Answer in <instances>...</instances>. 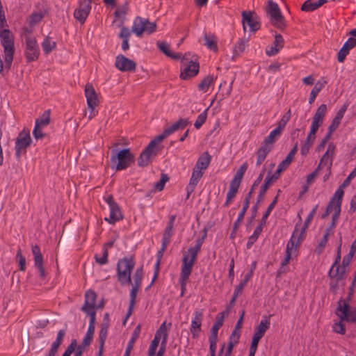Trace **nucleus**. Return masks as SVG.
I'll return each instance as SVG.
<instances>
[{
    "label": "nucleus",
    "instance_id": "13d9d810",
    "mask_svg": "<svg viewBox=\"0 0 356 356\" xmlns=\"http://www.w3.org/2000/svg\"><path fill=\"white\" fill-rule=\"evenodd\" d=\"M95 259L96 261L100 265H104L108 262V250L106 247H103L102 249V255L99 256L98 254H95Z\"/></svg>",
    "mask_w": 356,
    "mask_h": 356
},
{
    "label": "nucleus",
    "instance_id": "412c9836",
    "mask_svg": "<svg viewBox=\"0 0 356 356\" xmlns=\"http://www.w3.org/2000/svg\"><path fill=\"white\" fill-rule=\"evenodd\" d=\"M203 312L202 309H196L193 314L190 331L194 338L197 337L201 330Z\"/></svg>",
    "mask_w": 356,
    "mask_h": 356
},
{
    "label": "nucleus",
    "instance_id": "09e8293b",
    "mask_svg": "<svg viewBox=\"0 0 356 356\" xmlns=\"http://www.w3.org/2000/svg\"><path fill=\"white\" fill-rule=\"evenodd\" d=\"M291 117V111L290 109L282 117L281 120L277 123L276 129L282 132L287 122Z\"/></svg>",
    "mask_w": 356,
    "mask_h": 356
},
{
    "label": "nucleus",
    "instance_id": "f3484780",
    "mask_svg": "<svg viewBox=\"0 0 356 356\" xmlns=\"http://www.w3.org/2000/svg\"><path fill=\"white\" fill-rule=\"evenodd\" d=\"M239 338L240 331L234 330L229 338L228 344L227 346L225 343L222 344L218 356H231L234 346L238 343Z\"/></svg>",
    "mask_w": 356,
    "mask_h": 356
},
{
    "label": "nucleus",
    "instance_id": "603ef678",
    "mask_svg": "<svg viewBox=\"0 0 356 356\" xmlns=\"http://www.w3.org/2000/svg\"><path fill=\"white\" fill-rule=\"evenodd\" d=\"M32 254L33 255L34 264H39L43 261V257L40 252V248L38 245H35L31 247Z\"/></svg>",
    "mask_w": 356,
    "mask_h": 356
},
{
    "label": "nucleus",
    "instance_id": "f8f14e48",
    "mask_svg": "<svg viewBox=\"0 0 356 356\" xmlns=\"http://www.w3.org/2000/svg\"><path fill=\"white\" fill-rule=\"evenodd\" d=\"M204 238L196 241V244L193 247H190L183 254L181 264L193 267L196 261L197 256L201 249Z\"/></svg>",
    "mask_w": 356,
    "mask_h": 356
},
{
    "label": "nucleus",
    "instance_id": "37998d69",
    "mask_svg": "<svg viewBox=\"0 0 356 356\" xmlns=\"http://www.w3.org/2000/svg\"><path fill=\"white\" fill-rule=\"evenodd\" d=\"M330 235V229H327L325 232H324V234L322 237V238L320 240L318 245L316 246V249H315V252L317 254H321L327 243V241H328V236Z\"/></svg>",
    "mask_w": 356,
    "mask_h": 356
},
{
    "label": "nucleus",
    "instance_id": "a19ab883",
    "mask_svg": "<svg viewBox=\"0 0 356 356\" xmlns=\"http://www.w3.org/2000/svg\"><path fill=\"white\" fill-rule=\"evenodd\" d=\"M204 44L208 49L212 51H217V40L215 35L213 34H205L204 35Z\"/></svg>",
    "mask_w": 356,
    "mask_h": 356
},
{
    "label": "nucleus",
    "instance_id": "e2e57ef3",
    "mask_svg": "<svg viewBox=\"0 0 356 356\" xmlns=\"http://www.w3.org/2000/svg\"><path fill=\"white\" fill-rule=\"evenodd\" d=\"M318 127L311 124L309 132L308 133L305 142L313 144L316 139V134Z\"/></svg>",
    "mask_w": 356,
    "mask_h": 356
},
{
    "label": "nucleus",
    "instance_id": "2eb2a0df",
    "mask_svg": "<svg viewBox=\"0 0 356 356\" xmlns=\"http://www.w3.org/2000/svg\"><path fill=\"white\" fill-rule=\"evenodd\" d=\"M96 298L97 295L93 291L88 290L85 293V301L81 310L88 316H96Z\"/></svg>",
    "mask_w": 356,
    "mask_h": 356
},
{
    "label": "nucleus",
    "instance_id": "e433bc0d",
    "mask_svg": "<svg viewBox=\"0 0 356 356\" xmlns=\"http://www.w3.org/2000/svg\"><path fill=\"white\" fill-rule=\"evenodd\" d=\"M157 46L161 51H162L167 56L170 57L172 59L177 60L180 58L181 56L179 54H175L171 52L170 50L169 44L165 42H158Z\"/></svg>",
    "mask_w": 356,
    "mask_h": 356
},
{
    "label": "nucleus",
    "instance_id": "3c124183",
    "mask_svg": "<svg viewBox=\"0 0 356 356\" xmlns=\"http://www.w3.org/2000/svg\"><path fill=\"white\" fill-rule=\"evenodd\" d=\"M350 181L349 179L346 178L341 185L339 186V187L337 189L334 194L333 195V197H336L337 199L342 200L343 196L344 194L343 188L348 186L350 184Z\"/></svg>",
    "mask_w": 356,
    "mask_h": 356
},
{
    "label": "nucleus",
    "instance_id": "79ce46f5",
    "mask_svg": "<svg viewBox=\"0 0 356 356\" xmlns=\"http://www.w3.org/2000/svg\"><path fill=\"white\" fill-rule=\"evenodd\" d=\"M56 47L55 41L51 40L49 37H46L42 42V47L45 54H49Z\"/></svg>",
    "mask_w": 356,
    "mask_h": 356
},
{
    "label": "nucleus",
    "instance_id": "f03ea898",
    "mask_svg": "<svg viewBox=\"0 0 356 356\" xmlns=\"http://www.w3.org/2000/svg\"><path fill=\"white\" fill-rule=\"evenodd\" d=\"M134 162V155L129 149H123L118 152L112 151L111 158V168L116 170H123L129 168Z\"/></svg>",
    "mask_w": 356,
    "mask_h": 356
},
{
    "label": "nucleus",
    "instance_id": "bf43d9fd",
    "mask_svg": "<svg viewBox=\"0 0 356 356\" xmlns=\"http://www.w3.org/2000/svg\"><path fill=\"white\" fill-rule=\"evenodd\" d=\"M207 109H206L204 111L201 113L197 118L194 126L195 127L198 129H200L202 125L206 122L207 118Z\"/></svg>",
    "mask_w": 356,
    "mask_h": 356
},
{
    "label": "nucleus",
    "instance_id": "49530a36",
    "mask_svg": "<svg viewBox=\"0 0 356 356\" xmlns=\"http://www.w3.org/2000/svg\"><path fill=\"white\" fill-rule=\"evenodd\" d=\"M292 161L289 159L288 158H285L277 166V170L274 172V178H279L280 176V174L282 171L286 170L289 165L291 164Z\"/></svg>",
    "mask_w": 356,
    "mask_h": 356
},
{
    "label": "nucleus",
    "instance_id": "a878e982",
    "mask_svg": "<svg viewBox=\"0 0 356 356\" xmlns=\"http://www.w3.org/2000/svg\"><path fill=\"white\" fill-rule=\"evenodd\" d=\"M348 104H344L341 108L338 111L336 116L333 119L332 123L328 127V131L329 134H331L333 131H334L339 125L341 123V121L344 115V113H346L347 108H348Z\"/></svg>",
    "mask_w": 356,
    "mask_h": 356
},
{
    "label": "nucleus",
    "instance_id": "ea45409f",
    "mask_svg": "<svg viewBox=\"0 0 356 356\" xmlns=\"http://www.w3.org/2000/svg\"><path fill=\"white\" fill-rule=\"evenodd\" d=\"M278 178H274V174L272 175L270 174L267 175L264 181V184L260 188V191L258 195L259 199H261L264 197L270 184L275 181Z\"/></svg>",
    "mask_w": 356,
    "mask_h": 356
},
{
    "label": "nucleus",
    "instance_id": "9d476101",
    "mask_svg": "<svg viewBox=\"0 0 356 356\" xmlns=\"http://www.w3.org/2000/svg\"><path fill=\"white\" fill-rule=\"evenodd\" d=\"M25 44L24 55L27 62L36 60L40 54V48L35 38L31 35H26Z\"/></svg>",
    "mask_w": 356,
    "mask_h": 356
},
{
    "label": "nucleus",
    "instance_id": "7c9ffc66",
    "mask_svg": "<svg viewBox=\"0 0 356 356\" xmlns=\"http://www.w3.org/2000/svg\"><path fill=\"white\" fill-rule=\"evenodd\" d=\"M211 160V156L208 152H204L197 159L195 166V169L200 170L201 172H204L209 165Z\"/></svg>",
    "mask_w": 356,
    "mask_h": 356
},
{
    "label": "nucleus",
    "instance_id": "338daca9",
    "mask_svg": "<svg viewBox=\"0 0 356 356\" xmlns=\"http://www.w3.org/2000/svg\"><path fill=\"white\" fill-rule=\"evenodd\" d=\"M318 208V204H316L314 206V207L312 209V211L309 212V215L307 216L303 226L305 227H308L309 224L311 223L312 220H313L317 209Z\"/></svg>",
    "mask_w": 356,
    "mask_h": 356
},
{
    "label": "nucleus",
    "instance_id": "ddd939ff",
    "mask_svg": "<svg viewBox=\"0 0 356 356\" xmlns=\"http://www.w3.org/2000/svg\"><path fill=\"white\" fill-rule=\"evenodd\" d=\"M31 138L29 131L23 130L21 131L16 138L15 141V154L17 157H19L22 153H25L26 149L31 144Z\"/></svg>",
    "mask_w": 356,
    "mask_h": 356
},
{
    "label": "nucleus",
    "instance_id": "5fc2aeb1",
    "mask_svg": "<svg viewBox=\"0 0 356 356\" xmlns=\"http://www.w3.org/2000/svg\"><path fill=\"white\" fill-rule=\"evenodd\" d=\"M49 123V111H46L43 115L35 120V127L43 128Z\"/></svg>",
    "mask_w": 356,
    "mask_h": 356
},
{
    "label": "nucleus",
    "instance_id": "680f3d73",
    "mask_svg": "<svg viewBox=\"0 0 356 356\" xmlns=\"http://www.w3.org/2000/svg\"><path fill=\"white\" fill-rule=\"evenodd\" d=\"M343 321L339 319V322L334 323L332 325V330L336 333L344 334L346 333V328Z\"/></svg>",
    "mask_w": 356,
    "mask_h": 356
},
{
    "label": "nucleus",
    "instance_id": "0eeeda50",
    "mask_svg": "<svg viewBox=\"0 0 356 356\" xmlns=\"http://www.w3.org/2000/svg\"><path fill=\"white\" fill-rule=\"evenodd\" d=\"M266 11L270 16L271 23L275 27L282 29L286 26L284 17L282 15L277 3L274 2L273 0L268 1Z\"/></svg>",
    "mask_w": 356,
    "mask_h": 356
},
{
    "label": "nucleus",
    "instance_id": "c756f323",
    "mask_svg": "<svg viewBox=\"0 0 356 356\" xmlns=\"http://www.w3.org/2000/svg\"><path fill=\"white\" fill-rule=\"evenodd\" d=\"M270 325V316H264L259 324L255 327L254 334L256 337L262 338Z\"/></svg>",
    "mask_w": 356,
    "mask_h": 356
},
{
    "label": "nucleus",
    "instance_id": "473e14b6",
    "mask_svg": "<svg viewBox=\"0 0 356 356\" xmlns=\"http://www.w3.org/2000/svg\"><path fill=\"white\" fill-rule=\"evenodd\" d=\"M108 334V323H104L99 333V353L98 356H102L104 351V343L106 340Z\"/></svg>",
    "mask_w": 356,
    "mask_h": 356
},
{
    "label": "nucleus",
    "instance_id": "9b49d317",
    "mask_svg": "<svg viewBox=\"0 0 356 356\" xmlns=\"http://www.w3.org/2000/svg\"><path fill=\"white\" fill-rule=\"evenodd\" d=\"M105 202L108 204L110 214L108 218H105V220L110 224H115L117 221L122 219V214L118 204L114 201L112 195H109L104 197Z\"/></svg>",
    "mask_w": 356,
    "mask_h": 356
},
{
    "label": "nucleus",
    "instance_id": "bb28decb",
    "mask_svg": "<svg viewBox=\"0 0 356 356\" xmlns=\"http://www.w3.org/2000/svg\"><path fill=\"white\" fill-rule=\"evenodd\" d=\"M326 112L327 106L324 104L320 105L312 118V124L319 128L323 122Z\"/></svg>",
    "mask_w": 356,
    "mask_h": 356
},
{
    "label": "nucleus",
    "instance_id": "72a5a7b5",
    "mask_svg": "<svg viewBox=\"0 0 356 356\" xmlns=\"http://www.w3.org/2000/svg\"><path fill=\"white\" fill-rule=\"evenodd\" d=\"M272 150L271 147H268L267 145H265L264 144L261 143V145L259 148V149L257 152V162L256 165L259 166L266 159L267 155L269 154V152Z\"/></svg>",
    "mask_w": 356,
    "mask_h": 356
},
{
    "label": "nucleus",
    "instance_id": "c85d7f7f",
    "mask_svg": "<svg viewBox=\"0 0 356 356\" xmlns=\"http://www.w3.org/2000/svg\"><path fill=\"white\" fill-rule=\"evenodd\" d=\"M346 270L343 268L342 265L340 266V264H337V266L332 265L328 272V276L330 279L334 280L338 282L343 279Z\"/></svg>",
    "mask_w": 356,
    "mask_h": 356
},
{
    "label": "nucleus",
    "instance_id": "a18cd8bd",
    "mask_svg": "<svg viewBox=\"0 0 356 356\" xmlns=\"http://www.w3.org/2000/svg\"><path fill=\"white\" fill-rule=\"evenodd\" d=\"M341 202H342V200L337 199V200L336 201V203L334 204V207L333 209L334 214L332 215V227H334L336 225L337 222L340 216Z\"/></svg>",
    "mask_w": 356,
    "mask_h": 356
},
{
    "label": "nucleus",
    "instance_id": "4d7b16f0",
    "mask_svg": "<svg viewBox=\"0 0 356 356\" xmlns=\"http://www.w3.org/2000/svg\"><path fill=\"white\" fill-rule=\"evenodd\" d=\"M128 8L127 3L118 7L115 12V17L118 19H123L128 11Z\"/></svg>",
    "mask_w": 356,
    "mask_h": 356
},
{
    "label": "nucleus",
    "instance_id": "393cba45",
    "mask_svg": "<svg viewBox=\"0 0 356 356\" xmlns=\"http://www.w3.org/2000/svg\"><path fill=\"white\" fill-rule=\"evenodd\" d=\"M355 45L356 40L353 38H349L338 52V61L339 63L343 62L350 50L354 48Z\"/></svg>",
    "mask_w": 356,
    "mask_h": 356
},
{
    "label": "nucleus",
    "instance_id": "5701e85b",
    "mask_svg": "<svg viewBox=\"0 0 356 356\" xmlns=\"http://www.w3.org/2000/svg\"><path fill=\"white\" fill-rule=\"evenodd\" d=\"M283 47H284L283 37L280 34L275 35V40H274L273 43L271 45L268 46L266 47V54L268 56H275L280 51V49H282Z\"/></svg>",
    "mask_w": 356,
    "mask_h": 356
},
{
    "label": "nucleus",
    "instance_id": "20e7f679",
    "mask_svg": "<svg viewBox=\"0 0 356 356\" xmlns=\"http://www.w3.org/2000/svg\"><path fill=\"white\" fill-rule=\"evenodd\" d=\"M0 40L3 47L5 63L10 65L15 53L14 35L8 29H3L0 32Z\"/></svg>",
    "mask_w": 356,
    "mask_h": 356
},
{
    "label": "nucleus",
    "instance_id": "cd10ccee",
    "mask_svg": "<svg viewBox=\"0 0 356 356\" xmlns=\"http://www.w3.org/2000/svg\"><path fill=\"white\" fill-rule=\"evenodd\" d=\"M203 172H201L200 170H197L195 168L193 169L189 184L186 187L187 197H188L191 193L194 191L198 181H200Z\"/></svg>",
    "mask_w": 356,
    "mask_h": 356
},
{
    "label": "nucleus",
    "instance_id": "6e6d98bb",
    "mask_svg": "<svg viewBox=\"0 0 356 356\" xmlns=\"http://www.w3.org/2000/svg\"><path fill=\"white\" fill-rule=\"evenodd\" d=\"M318 6H317V3L316 1H313L312 0H307L302 5L301 10L305 12H310L317 9Z\"/></svg>",
    "mask_w": 356,
    "mask_h": 356
},
{
    "label": "nucleus",
    "instance_id": "6e6552de",
    "mask_svg": "<svg viewBox=\"0 0 356 356\" xmlns=\"http://www.w3.org/2000/svg\"><path fill=\"white\" fill-rule=\"evenodd\" d=\"M335 313L341 321L348 323L356 322V309L351 307L347 300H339Z\"/></svg>",
    "mask_w": 356,
    "mask_h": 356
},
{
    "label": "nucleus",
    "instance_id": "1a4fd4ad",
    "mask_svg": "<svg viewBox=\"0 0 356 356\" xmlns=\"http://www.w3.org/2000/svg\"><path fill=\"white\" fill-rule=\"evenodd\" d=\"M156 27V26L155 23L150 22L143 17H137L134 21L132 31L138 37H140L143 33H147L148 34L152 33L155 31Z\"/></svg>",
    "mask_w": 356,
    "mask_h": 356
},
{
    "label": "nucleus",
    "instance_id": "dca6fc26",
    "mask_svg": "<svg viewBox=\"0 0 356 356\" xmlns=\"http://www.w3.org/2000/svg\"><path fill=\"white\" fill-rule=\"evenodd\" d=\"M164 337H165V343H166L168 334L166 332L165 322H163L159 328L157 330L153 340L151 341V343L149 344V346L148 350H147V354L155 355V353L156 351V349L158 348L159 342H160L161 339L163 340V339H164Z\"/></svg>",
    "mask_w": 356,
    "mask_h": 356
},
{
    "label": "nucleus",
    "instance_id": "4be33fe9",
    "mask_svg": "<svg viewBox=\"0 0 356 356\" xmlns=\"http://www.w3.org/2000/svg\"><path fill=\"white\" fill-rule=\"evenodd\" d=\"M91 10L90 2L83 1L80 3L79 7L74 10V17L81 24H83L88 17Z\"/></svg>",
    "mask_w": 356,
    "mask_h": 356
},
{
    "label": "nucleus",
    "instance_id": "b1692460",
    "mask_svg": "<svg viewBox=\"0 0 356 356\" xmlns=\"http://www.w3.org/2000/svg\"><path fill=\"white\" fill-rule=\"evenodd\" d=\"M193 267L181 264L179 283L181 287V296H183L186 290L188 280L191 274Z\"/></svg>",
    "mask_w": 356,
    "mask_h": 356
},
{
    "label": "nucleus",
    "instance_id": "423d86ee",
    "mask_svg": "<svg viewBox=\"0 0 356 356\" xmlns=\"http://www.w3.org/2000/svg\"><path fill=\"white\" fill-rule=\"evenodd\" d=\"M161 142V141L159 140L158 138L156 137L141 152L138 159V165L140 167L147 166L152 162V159L156 156L159 150L157 145Z\"/></svg>",
    "mask_w": 356,
    "mask_h": 356
},
{
    "label": "nucleus",
    "instance_id": "c9c22d12",
    "mask_svg": "<svg viewBox=\"0 0 356 356\" xmlns=\"http://www.w3.org/2000/svg\"><path fill=\"white\" fill-rule=\"evenodd\" d=\"M328 151H329V149L324 154V155L321 158L318 168L315 171H314L313 172L310 173L309 175H308L307 176V183L308 185H310L313 182V181L316 178V177L317 176L318 168H320L321 166H323L324 163H325V164H327V163L329 161Z\"/></svg>",
    "mask_w": 356,
    "mask_h": 356
},
{
    "label": "nucleus",
    "instance_id": "774afa93",
    "mask_svg": "<svg viewBox=\"0 0 356 356\" xmlns=\"http://www.w3.org/2000/svg\"><path fill=\"white\" fill-rule=\"evenodd\" d=\"M247 168H248V166H247L246 163H243V165H241L240 166V168L238 169L237 172H236L234 178L241 181L243 177L247 170Z\"/></svg>",
    "mask_w": 356,
    "mask_h": 356
},
{
    "label": "nucleus",
    "instance_id": "f704fd0d",
    "mask_svg": "<svg viewBox=\"0 0 356 356\" xmlns=\"http://www.w3.org/2000/svg\"><path fill=\"white\" fill-rule=\"evenodd\" d=\"M326 83L327 82L325 80H319L315 83L309 95V104H312L314 102L318 94L325 87Z\"/></svg>",
    "mask_w": 356,
    "mask_h": 356
},
{
    "label": "nucleus",
    "instance_id": "0e129e2a",
    "mask_svg": "<svg viewBox=\"0 0 356 356\" xmlns=\"http://www.w3.org/2000/svg\"><path fill=\"white\" fill-rule=\"evenodd\" d=\"M90 316L89 325L88 328V331L86 332L87 334L91 335L93 337L95 329V321H96V316L92 314Z\"/></svg>",
    "mask_w": 356,
    "mask_h": 356
},
{
    "label": "nucleus",
    "instance_id": "7ed1b4c3",
    "mask_svg": "<svg viewBox=\"0 0 356 356\" xmlns=\"http://www.w3.org/2000/svg\"><path fill=\"white\" fill-rule=\"evenodd\" d=\"M135 261L132 256L120 259L117 264L118 278L121 284L131 283V273L134 268Z\"/></svg>",
    "mask_w": 356,
    "mask_h": 356
},
{
    "label": "nucleus",
    "instance_id": "6ab92c4d",
    "mask_svg": "<svg viewBox=\"0 0 356 356\" xmlns=\"http://www.w3.org/2000/svg\"><path fill=\"white\" fill-rule=\"evenodd\" d=\"M115 67L122 72H134L136 63L123 55H118L115 58Z\"/></svg>",
    "mask_w": 356,
    "mask_h": 356
},
{
    "label": "nucleus",
    "instance_id": "052dcab7",
    "mask_svg": "<svg viewBox=\"0 0 356 356\" xmlns=\"http://www.w3.org/2000/svg\"><path fill=\"white\" fill-rule=\"evenodd\" d=\"M142 278H143V268L140 267V268H138L136 269V270L134 275V277H133L134 284L133 285L140 286Z\"/></svg>",
    "mask_w": 356,
    "mask_h": 356
},
{
    "label": "nucleus",
    "instance_id": "2f4dec72",
    "mask_svg": "<svg viewBox=\"0 0 356 356\" xmlns=\"http://www.w3.org/2000/svg\"><path fill=\"white\" fill-rule=\"evenodd\" d=\"M282 133V132L278 130L277 129H274L264 138L262 143L273 149L274 143L281 136Z\"/></svg>",
    "mask_w": 356,
    "mask_h": 356
},
{
    "label": "nucleus",
    "instance_id": "58836bf2",
    "mask_svg": "<svg viewBox=\"0 0 356 356\" xmlns=\"http://www.w3.org/2000/svg\"><path fill=\"white\" fill-rule=\"evenodd\" d=\"M226 313L225 312H220L217 314L216 318V322L213 325L211 330V334H214L218 336V332L220 327L223 324L224 318L225 316Z\"/></svg>",
    "mask_w": 356,
    "mask_h": 356
},
{
    "label": "nucleus",
    "instance_id": "864d4df0",
    "mask_svg": "<svg viewBox=\"0 0 356 356\" xmlns=\"http://www.w3.org/2000/svg\"><path fill=\"white\" fill-rule=\"evenodd\" d=\"M44 16V13L43 11H38L33 13L30 16V24L31 26H34L36 24L39 23Z\"/></svg>",
    "mask_w": 356,
    "mask_h": 356
},
{
    "label": "nucleus",
    "instance_id": "a211bd4d",
    "mask_svg": "<svg viewBox=\"0 0 356 356\" xmlns=\"http://www.w3.org/2000/svg\"><path fill=\"white\" fill-rule=\"evenodd\" d=\"M188 124L189 122L187 119L181 118L177 122H174L172 125L165 128L163 133L156 137L158 138L159 140L162 141L163 139L166 138L174 132L180 129H184Z\"/></svg>",
    "mask_w": 356,
    "mask_h": 356
},
{
    "label": "nucleus",
    "instance_id": "4468645a",
    "mask_svg": "<svg viewBox=\"0 0 356 356\" xmlns=\"http://www.w3.org/2000/svg\"><path fill=\"white\" fill-rule=\"evenodd\" d=\"M85 96L87 100L88 108L90 110L88 119L91 120L95 115V108L98 105L99 100L93 86L88 83L85 88Z\"/></svg>",
    "mask_w": 356,
    "mask_h": 356
},
{
    "label": "nucleus",
    "instance_id": "de8ad7c7",
    "mask_svg": "<svg viewBox=\"0 0 356 356\" xmlns=\"http://www.w3.org/2000/svg\"><path fill=\"white\" fill-rule=\"evenodd\" d=\"M277 199H278V195H277L274 198L273 202L268 207L267 210L264 213V215H263V216H262V218H261V219L260 220V223H261V225H266L268 217L269 216V215L270 214L272 210L273 209V208L275 207V204L277 202Z\"/></svg>",
    "mask_w": 356,
    "mask_h": 356
},
{
    "label": "nucleus",
    "instance_id": "aec40b11",
    "mask_svg": "<svg viewBox=\"0 0 356 356\" xmlns=\"http://www.w3.org/2000/svg\"><path fill=\"white\" fill-rule=\"evenodd\" d=\"M242 23L243 29L245 30L246 26H249L250 31L255 32L260 29V23L256 17H254L252 13L243 11L242 13Z\"/></svg>",
    "mask_w": 356,
    "mask_h": 356
},
{
    "label": "nucleus",
    "instance_id": "8fccbe9b",
    "mask_svg": "<svg viewBox=\"0 0 356 356\" xmlns=\"http://www.w3.org/2000/svg\"><path fill=\"white\" fill-rule=\"evenodd\" d=\"M140 331H141V326H140V325H138L135 327L134 330L133 331L132 334H131V337L129 339V342L127 343V347H129V348H134V343H135L136 341L139 337V335L140 334Z\"/></svg>",
    "mask_w": 356,
    "mask_h": 356
},
{
    "label": "nucleus",
    "instance_id": "39448f33",
    "mask_svg": "<svg viewBox=\"0 0 356 356\" xmlns=\"http://www.w3.org/2000/svg\"><path fill=\"white\" fill-rule=\"evenodd\" d=\"M191 53L185 54L181 60V74L182 79H188L196 76L199 72V64L196 59L191 58Z\"/></svg>",
    "mask_w": 356,
    "mask_h": 356
},
{
    "label": "nucleus",
    "instance_id": "c03bdc74",
    "mask_svg": "<svg viewBox=\"0 0 356 356\" xmlns=\"http://www.w3.org/2000/svg\"><path fill=\"white\" fill-rule=\"evenodd\" d=\"M214 83V77L209 75L206 76L198 86V89L204 92L208 91L209 87Z\"/></svg>",
    "mask_w": 356,
    "mask_h": 356
},
{
    "label": "nucleus",
    "instance_id": "f257e3e1",
    "mask_svg": "<svg viewBox=\"0 0 356 356\" xmlns=\"http://www.w3.org/2000/svg\"><path fill=\"white\" fill-rule=\"evenodd\" d=\"M307 228L303 225L301 226L300 224L297 223L296 225L291 237L286 244V254L284 259L281 262V266L278 270L280 274L286 273L287 265L290 260L293 257H298L300 245L305 237V232Z\"/></svg>",
    "mask_w": 356,
    "mask_h": 356
},
{
    "label": "nucleus",
    "instance_id": "69168bd1",
    "mask_svg": "<svg viewBox=\"0 0 356 356\" xmlns=\"http://www.w3.org/2000/svg\"><path fill=\"white\" fill-rule=\"evenodd\" d=\"M218 336L214 334H210L209 336V350L210 353H216L217 347Z\"/></svg>",
    "mask_w": 356,
    "mask_h": 356
},
{
    "label": "nucleus",
    "instance_id": "4c0bfd02",
    "mask_svg": "<svg viewBox=\"0 0 356 356\" xmlns=\"http://www.w3.org/2000/svg\"><path fill=\"white\" fill-rule=\"evenodd\" d=\"M264 225H261V223L257 226L253 234L248 238L246 247L248 249H250L252 245L257 241L259 236L261 234L263 230V227Z\"/></svg>",
    "mask_w": 356,
    "mask_h": 356
}]
</instances>
